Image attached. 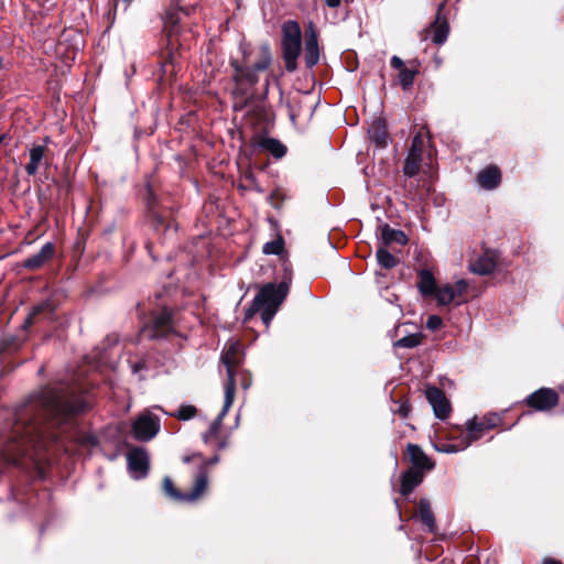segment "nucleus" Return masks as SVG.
<instances>
[{
	"label": "nucleus",
	"mask_w": 564,
	"mask_h": 564,
	"mask_svg": "<svg viewBox=\"0 0 564 564\" xmlns=\"http://www.w3.org/2000/svg\"><path fill=\"white\" fill-rule=\"evenodd\" d=\"M84 397L51 388H42L14 408L0 434V462L19 465L23 457L33 463L57 443L55 426L88 409Z\"/></svg>",
	"instance_id": "1"
},
{
	"label": "nucleus",
	"mask_w": 564,
	"mask_h": 564,
	"mask_svg": "<svg viewBox=\"0 0 564 564\" xmlns=\"http://www.w3.org/2000/svg\"><path fill=\"white\" fill-rule=\"evenodd\" d=\"M291 283V273L286 272L282 282L278 286L273 283L264 284L256 297L253 299L251 307L248 310L247 315L250 316L254 312L261 311V317L265 325H269L275 315L278 307L282 304L289 293Z\"/></svg>",
	"instance_id": "2"
},
{
	"label": "nucleus",
	"mask_w": 564,
	"mask_h": 564,
	"mask_svg": "<svg viewBox=\"0 0 564 564\" xmlns=\"http://www.w3.org/2000/svg\"><path fill=\"white\" fill-rule=\"evenodd\" d=\"M241 51L245 65H240L235 59L230 61V66L234 68L232 79L237 84H248L253 86L259 82L258 73L269 68V66L272 63L270 45L268 43H263L259 46L258 59L254 62L252 66L248 65L247 50L243 45H241Z\"/></svg>",
	"instance_id": "3"
},
{
	"label": "nucleus",
	"mask_w": 564,
	"mask_h": 564,
	"mask_svg": "<svg viewBox=\"0 0 564 564\" xmlns=\"http://www.w3.org/2000/svg\"><path fill=\"white\" fill-rule=\"evenodd\" d=\"M281 45L285 68L293 73L297 68V58L302 51V32L296 21L290 20L282 25Z\"/></svg>",
	"instance_id": "4"
},
{
	"label": "nucleus",
	"mask_w": 564,
	"mask_h": 564,
	"mask_svg": "<svg viewBox=\"0 0 564 564\" xmlns=\"http://www.w3.org/2000/svg\"><path fill=\"white\" fill-rule=\"evenodd\" d=\"M172 332H174L172 313L167 308H163L154 313L151 322L141 328L140 336L143 339H159L166 337Z\"/></svg>",
	"instance_id": "5"
},
{
	"label": "nucleus",
	"mask_w": 564,
	"mask_h": 564,
	"mask_svg": "<svg viewBox=\"0 0 564 564\" xmlns=\"http://www.w3.org/2000/svg\"><path fill=\"white\" fill-rule=\"evenodd\" d=\"M208 486V477L202 471L197 475L193 489L187 494L180 492L175 487L170 477L163 479V490L169 498L174 501L193 502L202 497Z\"/></svg>",
	"instance_id": "6"
},
{
	"label": "nucleus",
	"mask_w": 564,
	"mask_h": 564,
	"mask_svg": "<svg viewBox=\"0 0 564 564\" xmlns=\"http://www.w3.org/2000/svg\"><path fill=\"white\" fill-rule=\"evenodd\" d=\"M221 361L227 369L226 384H232V391L236 392V368L243 361L241 352V344L238 340H229L226 343L221 354Z\"/></svg>",
	"instance_id": "7"
},
{
	"label": "nucleus",
	"mask_w": 564,
	"mask_h": 564,
	"mask_svg": "<svg viewBox=\"0 0 564 564\" xmlns=\"http://www.w3.org/2000/svg\"><path fill=\"white\" fill-rule=\"evenodd\" d=\"M160 431V419L147 411L140 414L132 424L133 436L142 442L152 440Z\"/></svg>",
	"instance_id": "8"
},
{
	"label": "nucleus",
	"mask_w": 564,
	"mask_h": 564,
	"mask_svg": "<svg viewBox=\"0 0 564 564\" xmlns=\"http://www.w3.org/2000/svg\"><path fill=\"white\" fill-rule=\"evenodd\" d=\"M527 404L538 411H547L558 403V394L551 388H541L527 398Z\"/></svg>",
	"instance_id": "9"
},
{
	"label": "nucleus",
	"mask_w": 564,
	"mask_h": 564,
	"mask_svg": "<svg viewBox=\"0 0 564 564\" xmlns=\"http://www.w3.org/2000/svg\"><path fill=\"white\" fill-rule=\"evenodd\" d=\"M129 470L134 479L147 476L149 469V455L145 449L134 447L127 453Z\"/></svg>",
	"instance_id": "10"
},
{
	"label": "nucleus",
	"mask_w": 564,
	"mask_h": 564,
	"mask_svg": "<svg viewBox=\"0 0 564 564\" xmlns=\"http://www.w3.org/2000/svg\"><path fill=\"white\" fill-rule=\"evenodd\" d=\"M423 147V138L420 133H417L412 140V144L403 166V172L406 176L412 177L419 173L422 161Z\"/></svg>",
	"instance_id": "11"
},
{
	"label": "nucleus",
	"mask_w": 564,
	"mask_h": 564,
	"mask_svg": "<svg viewBox=\"0 0 564 564\" xmlns=\"http://www.w3.org/2000/svg\"><path fill=\"white\" fill-rule=\"evenodd\" d=\"M425 394L435 416L440 420H445L451 412V405L444 392L436 387H429Z\"/></svg>",
	"instance_id": "12"
},
{
	"label": "nucleus",
	"mask_w": 564,
	"mask_h": 564,
	"mask_svg": "<svg viewBox=\"0 0 564 564\" xmlns=\"http://www.w3.org/2000/svg\"><path fill=\"white\" fill-rule=\"evenodd\" d=\"M304 59L306 67L312 68L319 61V47L317 32L313 23H310L305 34Z\"/></svg>",
	"instance_id": "13"
},
{
	"label": "nucleus",
	"mask_w": 564,
	"mask_h": 564,
	"mask_svg": "<svg viewBox=\"0 0 564 564\" xmlns=\"http://www.w3.org/2000/svg\"><path fill=\"white\" fill-rule=\"evenodd\" d=\"M235 393L232 391V384H225V400H224V406L220 413L217 415V417L212 422L208 432L204 436V441L207 442L208 437L212 435L218 434L223 420L226 416L227 412L229 411L230 406L234 403Z\"/></svg>",
	"instance_id": "14"
},
{
	"label": "nucleus",
	"mask_w": 564,
	"mask_h": 564,
	"mask_svg": "<svg viewBox=\"0 0 564 564\" xmlns=\"http://www.w3.org/2000/svg\"><path fill=\"white\" fill-rule=\"evenodd\" d=\"M55 253V246L53 242H46L41 250L26 258L23 262V267L29 270H36L43 267L48 260L53 258Z\"/></svg>",
	"instance_id": "15"
},
{
	"label": "nucleus",
	"mask_w": 564,
	"mask_h": 564,
	"mask_svg": "<svg viewBox=\"0 0 564 564\" xmlns=\"http://www.w3.org/2000/svg\"><path fill=\"white\" fill-rule=\"evenodd\" d=\"M445 3L442 2L438 4L437 14L435 18L434 23L432 24V41L436 45H442L446 42L448 33H449V25L445 18L442 17L441 11L443 10Z\"/></svg>",
	"instance_id": "16"
},
{
	"label": "nucleus",
	"mask_w": 564,
	"mask_h": 564,
	"mask_svg": "<svg viewBox=\"0 0 564 564\" xmlns=\"http://www.w3.org/2000/svg\"><path fill=\"white\" fill-rule=\"evenodd\" d=\"M423 480V471L417 468H409L402 474L401 477V494L402 496L410 495L415 487Z\"/></svg>",
	"instance_id": "17"
},
{
	"label": "nucleus",
	"mask_w": 564,
	"mask_h": 564,
	"mask_svg": "<svg viewBox=\"0 0 564 564\" xmlns=\"http://www.w3.org/2000/svg\"><path fill=\"white\" fill-rule=\"evenodd\" d=\"M501 181V174L497 166H488L477 175L478 184L485 189L496 188Z\"/></svg>",
	"instance_id": "18"
},
{
	"label": "nucleus",
	"mask_w": 564,
	"mask_h": 564,
	"mask_svg": "<svg viewBox=\"0 0 564 564\" xmlns=\"http://www.w3.org/2000/svg\"><path fill=\"white\" fill-rule=\"evenodd\" d=\"M408 454L413 464L412 468H417L424 471L431 470L434 467V464L430 460V458L425 455L420 446L415 444H409Z\"/></svg>",
	"instance_id": "19"
},
{
	"label": "nucleus",
	"mask_w": 564,
	"mask_h": 564,
	"mask_svg": "<svg viewBox=\"0 0 564 564\" xmlns=\"http://www.w3.org/2000/svg\"><path fill=\"white\" fill-rule=\"evenodd\" d=\"M467 432L463 436L465 440V446H470L474 442L481 438L489 430L482 426V420L480 417H473L466 423Z\"/></svg>",
	"instance_id": "20"
},
{
	"label": "nucleus",
	"mask_w": 564,
	"mask_h": 564,
	"mask_svg": "<svg viewBox=\"0 0 564 564\" xmlns=\"http://www.w3.org/2000/svg\"><path fill=\"white\" fill-rule=\"evenodd\" d=\"M368 134L370 140L375 142L378 147L383 148L387 145L388 133L386 124L382 120H375L368 130Z\"/></svg>",
	"instance_id": "21"
},
{
	"label": "nucleus",
	"mask_w": 564,
	"mask_h": 564,
	"mask_svg": "<svg viewBox=\"0 0 564 564\" xmlns=\"http://www.w3.org/2000/svg\"><path fill=\"white\" fill-rule=\"evenodd\" d=\"M417 289L422 295H433L437 289L436 281L430 270L423 269L419 272Z\"/></svg>",
	"instance_id": "22"
},
{
	"label": "nucleus",
	"mask_w": 564,
	"mask_h": 564,
	"mask_svg": "<svg viewBox=\"0 0 564 564\" xmlns=\"http://www.w3.org/2000/svg\"><path fill=\"white\" fill-rule=\"evenodd\" d=\"M469 268L471 272L476 274L487 275L495 270L496 262L490 256L484 254L478 257L474 262H471Z\"/></svg>",
	"instance_id": "23"
},
{
	"label": "nucleus",
	"mask_w": 564,
	"mask_h": 564,
	"mask_svg": "<svg viewBox=\"0 0 564 564\" xmlns=\"http://www.w3.org/2000/svg\"><path fill=\"white\" fill-rule=\"evenodd\" d=\"M381 238L386 246L392 243L404 246L408 242V238L402 230L393 229L388 225L382 227Z\"/></svg>",
	"instance_id": "24"
},
{
	"label": "nucleus",
	"mask_w": 564,
	"mask_h": 564,
	"mask_svg": "<svg viewBox=\"0 0 564 564\" xmlns=\"http://www.w3.org/2000/svg\"><path fill=\"white\" fill-rule=\"evenodd\" d=\"M44 145H35L30 150V162L25 165L29 175H35L45 155Z\"/></svg>",
	"instance_id": "25"
},
{
	"label": "nucleus",
	"mask_w": 564,
	"mask_h": 564,
	"mask_svg": "<svg viewBox=\"0 0 564 564\" xmlns=\"http://www.w3.org/2000/svg\"><path fill=\"white\" fill-rule=\"evenodd\" d=\"M419 516L422 523L427 528L430 532H434L436 529L435 518L431 510L430 501L425 498L419 502Z\"/></svg>",
	"instance_id": "26"
},
{
	"label": "nucleus",
	"mask_w": 564,
	"mask_h": 564,
	"mask_svg": "<svg viewBox=\"0 0 564 564\" xmlns=\"http://www.w3.org/2000/svg\"><path fill=\"white\" fill-rule=\"evenodd\" d=\"M260 147L269 151L274 158L281 159L286 153V148L279 140L273 138H265L261 140Z\"/></svg>",
	"instance_id": "27"
},
{
	"label": "nucleus",
	"mask_w": 564,
	"mask_h": 564,
	"mask_svg": "<svg viewBox=\"0 0 564 564\" xmlns=\"http://www.w3.org/2000/svg\"><path fill=\"white\" fill-rule=\"evenodd\" d=\"M433 295L438 305H448L452 302H456L449 283L437 288Z\"/></svg>",
	"instance_id": "28"
},
{
	"label": "nucleus",
	"mask_w": 564,
	"mask_h": 564,
	"mask_svg": "<svg viewBox=\"0 0 564 564\" xmlns=\"http://www.w3.org/2000/svg\"><path fill=\"white\" fill-rule=\"evenodd\" d=\"M46 312L52 313V305L48 301H45V302L40 303L39 305H35L32 308L31 313L25 318L23 326L25 328L30 327L32 324L35 323V318L37 315H40L42 313H46Z\"/></svg>",
	"instance_id": "29"
},
{
	"label": "nucleus",
	"mask_w": 564,
	"mask_h": 564,
	"mask_svg": "<svg viewBox=\"0 0 564 564\" xmlns=\"http://www.w3.org/2000/svg\"><path fill=\"white\" fill-rule=\"evenodd\" d=\"M376 257H377L378 263L384 269H392L398 263V260L395 259V257L390 251H388L384 247H381L377 250Z\"/></svg>",
	"instance_id": "30"
},
{
	"label": "nucleus",
	"mask_w": 564,
	"mask_h": 564,
	"mask_svg": "<svg viewBox=\"0 0 564 564\" xmlns=\"http://www.w3.org/2000/svg\"><path fill=\"white\" fill-rule=\"evenodd\" d=\"M451 289L453 290L456 305H460L466 302V300L463 299L468 289V283L466 280H457L454 284H451Z\"/></svg>",
	"instance_id": "31"
},
{
	"label": "nucleus",
	"mask_w": 564,
	"mask_h": 564,
	"mask_svg": "<svg viewBox=\"0 0 564 564\" xmlns=\"http://www.w3.org/2000/svg\"><path fill=\"white\" fill-rule=\"evenodd\" d=\"M468 446H465V440H462L458 443H444L441 445H435V449L440 453L453 454L458 453L466 449Z\"/></svg>",
	"instance_id": "32"
},
{
	"label": "nucleus",
	"mask_w": 564,
	"mask_h": 564,
	"mask_svg": "<svg viewBox=\"0 0 564 564\" xmlns=\"http://www.w3.org/2000/svg\"><path fill=\"white\" fill-rule=\"evenodd\" d=\"M284 250V241L281 237H279L275 240L265 242L263 246V253L264 254H281Z\"/></svg>",
	"instance_id": "33"
},
{
	"label": "nucleus",
	"mask_w": 564,
	"mask_h": 564,
	"mask_svg": "<svg viewBox=\"0 0 564 564\" xmlns=\"http://www.w3.org/2000/svg\"><path fill=\"white\" fill-rule=\"evenodd\" d=\"M421 344V336L419 334H412L398 339L394 346L398 348H413Z\"/></svg>",
	"instance_id": "34"
},
{
	"label": "nucleus",
	"mask_w": 564,
	"mask_h": 564,
	"mask_svg": "<svg viewBox=\"0 0 564 564\" xmlns=\"http://www.w3.org/2000/svg\"><path fill=\"white\" fill-rule=\"evenodd\" d=\"M415 75H416L415 69H410V68L404 67L400 70L399 79H400V84L403 89L406 90L413 85Z\"/></svg>",
	"instance_id": "35"
},
{
	"label": "nucleus",
	"mask_w": 564,
	"mask_h": 564,
	"mask_svg": "<svg viewBox=\"0 0 564 564\" xmlns=\"http://www.w3.org/2000/svg\"><path fill=\"white\" fill-rule=\"evenodd\" d=\"M196 413H197V410H196V408L194 405L183 404L177 410L175 416L178 420L186 421V420H189V419L194 417L196 415Z\"/></svg>",
	"instance_id": "36"
},
{
	"label": "nucleus",
	"mask_w": 564,
	"mask_h": 564,
	"mask_svg": "<svg viewBox=\"0 0 564 564\" xmlns=\"http://www.w3.org/2000/svg\"><path fill=\"white\" fill-rule=\"evenodd\" d=\"M482 420V426L491 430L496 427L501 421L500 416L497 413H489L480 417Z\"/></svg>",
	"instance_id": "37"
},
{
	"label": "nucleus",
	"mask_w": 564,
	"mask_h": 564,
	"mask_svg": "<svg viewBox=\"0 0 564 564\" xmlns=\"http://www.w3.org/2000/svg\"><path fill=\"white\" fill-rule=\"evenodd\" d=\"M176 23H177V19L174 18V14L171 13V14L166 15L165 26L170 28L169 35H167L170 45H173L172 36H173L174 32H176V30H175Z\"/></svg>",
	"instance_id": "38"
},
{
	"label": "nucleus",
	"mask_w": 564,
	"mask_h": 564,
	"mask_svg": "<svg viewBox=\"0 0 564 564\" xmlns=\"http://www.w3.org/2000/svg\"><path fill=\"white\" fill-rule=\"evenodd\" d=\"M442 324L443 321L438 315H430L426 319V327L432 332L440 329Z\"/></svg>",
	"instance_id": "39"
},
{
	"label": "nucleus",
	"mask_w": 564,
	"mask_h": 564,
	"mask_svg": "<svg viewBox=\"0 0 564 564\" xmlns=\"http://www.w3.org/2000/svg\"><path fill=\"white\" fill-rule=\"evenodd\" d=\"M147 369L144 360H139L131 364V370L134 375H138L140 379H143L142 371Z\"/></svg>",
	"instance_id": "40"
},
{
	"label": "nucleus",
	"mask_w": 564,
	"mask_h": 564,
	"mask_svg": "<svg viewBox=\"0 0 564 564\" xmlns=\"http://www.w3.org/2000/svg\"><path fill=\"white\" fill-rule=\"evenodd\" d=\"M218 462H219V456H218V455H215L214 457H212V458H209V459H207V460H205V459L203 458V460H200L202 468H200V470H199V474H200L202 471H204V473L207 475V473H206V470H205L206 466H207V465H214V464H217Z\"/></svg>",
	"instance_id": "41"
},
{
	"label": "nucleus",
	"mask_w": 564,
	"mask_h": 564,
	"mask_svg": "<svg viewBox=\"0 0 564 564\" xmlns=\"http://www.w3.org/2000/svg\"><path fill=\"white\" fill-rule=\"evenodd\" d=\"M390 64H391V66H392L393 68H397V69H400V70H401L402 68H404V63H403V61H402L399 56H397V55H394V56H392V57H391Z\"/></svg>",
	"instance_id": "42"
},
{
	"label": "nucleus",
	"mask_w": 564,
	"mask_h": 564,
	"mask_svg": "<svg viewBox=\"0 0 564 564\" xmlns=\"http://www.w3.org/2000/svg\"><path fill=\"white\" fill-rule=\"evenodd\" d=\"M193 460H198L200 463V460H203V455L200 453H194L192 455H186L183 457V463L185 464H188Z\"/></svg>",
	"instance_id": "43"
},
{
	"label": "nucleus",
	"mask_w": 564,
	"mask_h": 564,
	"mask_svg": "<svg viewBox=\"0 0 564 564\" xmlns=\"http://www.w3.org/2000/svg\"><path fill=\"white\" fill-rule=\"evenodd\" d=\"M397 412L400 414V416H402V417H406V416L409 415V412H410V406H409V404H406V403H402V404L399 406V409H398V411H397Z\"/></svg>",
	"instance_id": "44"
},
{
	"label": "nucleus",
	"mask_w": 564,
	"mask_h": 564,
	"mask_svg": "<svg viewBox=\"0 0 564 564\" xmlns=\"http://www.w3.org/2000/svg\"><path fill=\"white\" fill-rule=\"evenodd\" d=\"M329 8H337L340 6L341 0H325Z\"/></svg>",
	"instance_id": "45"
},
{
	"label": "nucleus",
	"mask_w": 564,
	"mask_h": 564,
	"mask_svg": "<svg viewBox=\"0 0 564 564\" xmlns=\"http://www.w3.org/2000/svg\"><path fill=\"white\" fill-rule=\"evenodd\" d=\"M543 564H562L560 561L553 560V558H546L544 560Z\"/></svg>",
	"instance_id": "46"
},
{
	"label": "nucleus",
	"mask_w": 564,
	"mask_h": 564,
	"mask_svg": "<svg viewBox=\"0 0 564 564\" xmlns=\"http://www.w3.org/2000/svg\"><path fill=\"white\" fill-rule=\"evenodd\" d=\"M6 138H7V134H6V133H3V134H1V135H0V144L3 142V140H4Z\"/></svg>",
	"instance_id": "47"
},
{
	"label": "nucleus",
	"mask_w": 564,
	"mask_h": 564,
	"mask_svg": "<svg viewBox=\"0 0 564 564\" xmlns=\"http://www.w3.org/2000/svg\"><path fill=\"white\" fill-rule=\"evenodd\" d=\"M249 384H250V383H249L248 381H243V382H242V386H243V388H245V389H247V388L249 387Z\"/></svg>",
	"instance_id": "48"
},
{
	"label": "nucleus",
	"mask_w": 564,
	"mask_h": 564,
	"mask_svg": "<svg viewBox=\"0 0 564 564\" xmlns=\"http://www.w3.org/2000/svg\"><path fill=\"white\" fill-rule=\"evenodd\" d=\"M169 63H171V64H172V59H170L169 62H165V63H164V65H163V67L165 68V67L169 65Z\"/></svg>",
	"instance_id": "49"
},
{
	"label": "nucleus",
	"mask_w": 564,
	"mask_h": 564,
	"mask_svg": "<svg viewBox=\"0 0 564 564\" xmlns=\"http://www.w3.org/2000/svg\"><path fill=\"white\" fill-rule=\"evenodd\" d=\"M131 0H124L126 3H130Z\"/></svg>",
	"instance_id": "50"
}]
</instances>
